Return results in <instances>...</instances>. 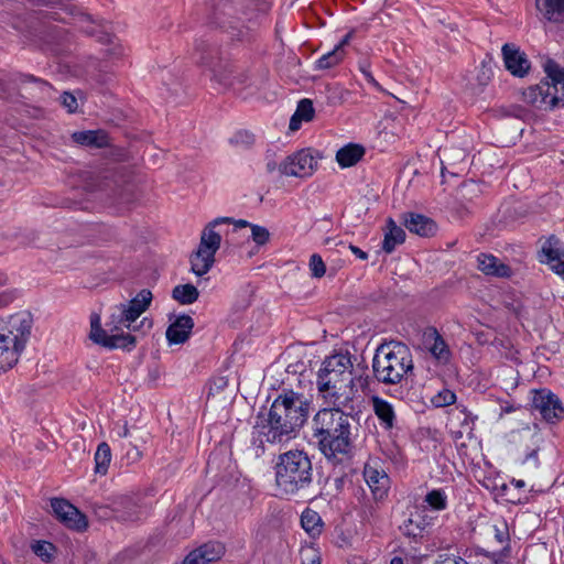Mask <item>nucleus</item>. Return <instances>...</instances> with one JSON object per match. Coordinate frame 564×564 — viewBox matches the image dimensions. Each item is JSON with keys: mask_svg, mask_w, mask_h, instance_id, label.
Listing matches in <instances>:
<instances>
[{"mask_svg": "<svg viewBox=\"0 0 564 564\" xmlns=\"http://www.w3.org/2000/svg\"><path fill=\"white\" fill-rule=\"evenodd\" d=\"M391 564H403V561L401 557H393Z\"/></svg>", "mask_w": 564, "mask_h": 564, "instance_id": "nucleus-59", "label": "nucleus"}, {"mask_svg": "<svg viewBox=\"0 0 564 564\" xmlns=\"http://www.w3.org/2000/svg\"><path fill=\"white\" fill-rule=\"evenodd\" d=\"M543 69L545 78L522 91L523 101L543 111L564 108V67L547 58Z\"/></svg>", "mask_w": 564, "mask_h": 564, "instance_id": "nucleus-6", "label": "nucleus"}, {"mask_svg": "<svg viewBox=\"0 0 564 564\" xmlns=\"http://www.w3.org/2000/svg\"><path fill=\"white\" fill-rule=\"evenodd\" d=\"M360 70L364 74L365 78L368 80V83H370L375 87H379L378 82L375 79V77L372 76V74L369 70V67L367 65H361Z\"/></svg>", "mask_w": 564, "mask_h": 564, "instance_id": "nucleus-47", "label": "nucleus"}, {"mask_svg": "<svg viewBox=\"0 0 564 564\" xmlns=\"http://www.w3.org/2000/svg\"><path fill=\"white\" fill-rule=\"evenodd\" d=\"M532 409L550 424H556L564 419V406L561 399L545 388L533 392Z\"/></svg>", "mask_w": 564, "mask_h": 564, "instance_id": "nucleus-11", "label": "nucleus"}, {"mask_svg": "<svg viewBox=\"0 0 564 564\" xmlns=\"http://www.w3.org/2000/svg\"><path fill=\"white\" fill-rule=\"evenodd\" d=\"M509 550V545L507 544L506 546H503V551H507Z\"/></svg>", "mask_w": 564, "mask_h": 564, "instance_id": "nucleus-64", "label": "nucleus"}, {"mask_svg": "<svg viewBox=\"0 0 564 564\" xmlns=\"http://www.w3.org/2000/svg\"><path fill=\"white\" fill-rule=\"evenodd\" d=\"M554 272L564 279V262H560L554 267Z\"/></svg>", "mask_w": 564, "mask_h": 564, "instance_id": "nucleus-54", "label": "nucleus"}, {"mask_svg": "<svg viewBox=\"0 0 564 564\" xmlns=\"http://www.w3.org/2000/svg\"><path fill=\"white\" fill-rule=\"evenodd\" d=\"M251 238L258 246L265 245L270 239V232L265 227L259 225H250Z\"/></svg>", "mask_w": 564, "mask_h": 564, "instance_id": "nucleus-39", "label": "nucleus"}, {"mask_svg": "<svg viewBox=\"0 0 564 564\" xmlns=\"http://www.w3.org/2000/svg\"><path fill=\"white\" fill-rule=\"evenodd\" d=\"M541 262L547 263L552 271L554 267L564 262V243L555 236H550L542 246Z\"/></svg>", "mask_w": 564, "mask_h": 564, "instance_id": "nucleus-20", "label": "nucleus"}, {"mask_svg": "<svg viewBox=\"0 0 564 564\" xmlns=\"http://www.w3.org/2000/svg\"><path fill=\"white\" fill-rule=\"evenodd\" d=\"M221 381V384L219 386V388H221L223 386H226V381H224V379H220Z\"/></svg>", "mask_w": 564, "mask_h": 564, "instance_id": "nucleus-63", "label": "nucleus"}, {"mask_svg": "<svg viewBox=\"0 0 564 564\" xmlns=\"http://www.w3.org/2000/svg\"><path fill=\"white\" fill-rule=\"evenodd\" d=\"M314 107L313 102L310 99H302L294 112L297 118H301L303 121H311L314 118Z\"/></svg>", "mask_w": 564, "mask_h": 564, "instance_id": "nucleus-37", "label": "nucleus"}, {"mask_svg": "<svg viewBox=\"0 0 564 564\" xmlns=\"http://www.w3.org/2000/svg\"><path fill=\"white\" fill-rule=\"evenodd\" d=\"M492 77V69L491 67L486 64L481 63L480 67L478 68L477 76H476V83H470V89L474 94L481 93L484 88L489 84Z\"/></svg>", "mask_w": 564, "mask_h": 564, "instance_id": "nucleus-34", "label": "nucleus"}, {"mask_svg": "<svg viewBox=\"0 0 564 564\" xmlns=\"http://www.w3.org/2000/svg\"><path fill=\"white\" fill-rule=\"evenodd\" d=\"M11 301L12 296L10 294H0V307L8 305Z\"/></svg>", "mask_w": 564, "mask_h": 564, "instance_id": "nucleus-53", "label": "nucleus"}, {"mask_svg": "<svg viewBox=\"0 0 564 564\" xmlns=\"http://www.w3.org/2000/svg\"><path fill=\"white\" fill-rule=\"evenodd\" d=\"M352 417L337 409H321L313 417V436L325 458L334 464L351 458L354 454Z\"/></svg>", "mask_w": 564, "mask_h": 564, "instance_id": "nucleus-3", "label": "nucleus"}, {"mask_svg": "<svg viewBox=\"0 0 564 564\" xmlns=\"http://www.w3.org/2000/svg\"><path fill=\"white\" fill-rule=\"evenodd\" d=\"M456 401V394L448 390L443 389L432 398V403L437 408L447 406L454 404Z\"/></svg>", "mask_w": 564, "mask_h": 564, "instance_id": "nucleus-38", "label": "nucleus"}, {"mask_svg": "<svg viewBox=\"0 0 564 564\" xmlns=\"http://www.w3.org/2000/svg\"><path fill=\"white\" fill-rule=\"evenodd\" d=\"M194 58L197 64L206 66L210 73V79L217 82L224 87H231L236 84L243 85L247 82V74H239L232 76V66L218 57L217 48L212 46L206 41L199 40L195 44Z\"/></svg>", "mask_w": 564, "mask_h": 564, "instance_id": "nucleus-9", "label": "nucleus"}, {"mask_svg": "<svg viewBox=\"0 0 564 564\" xmlns=\"http://www.w3.org/2000/svg\"><path fill=\"white\" fill-rule=\"evenodd\" d=\"M275 484L285 495H295L306 489L313 481V465L304 451L293 449L278 457Z\"/></svg>", "mask_w": 564, "mask_h": 564, "instance_id": "nucleus-7", "label": "nucleus"}, {"mask_svg": "<svg viewBox=\"0 0 564 564\" xmlns=\"http://www.w3.org/2000/svg\"><path fill=\"white\" fill-rule=\"evenodd\" d=\"M332 241H333V238H326L325 239V245H329V243H332Z\"/></svg>", "mask_w": 564, "mask_h": 564, "instance_id": "nucleus-60", "label": "nucleus"}, {"mask_svg": "<svg viewBox=\"0 0 564 564\" xmlns=\"http://www.w3.org/2000/svg\"><path fill=\"white\" fill-rule=\"evenodd\" d=\"M308 415V403L303 394L288 390L271 404L268 414H258L252 440L263 447L265 443L281 444L294 436Z\"/></svg>", "mask_w": 564, "mask_h": 564, "instance_id": "nucleus-1", "label": "nucleus"}, {"mask_svg": "<svg viewBox=\"0 0 564 564\" xmlns=\"http://www.w3.org/2000/svg\"><path fill=\"white\" fill-rule=\"evenodd\" d=\"M193 327V318L189 315H181L167 327L166 339L170 344H183L188 339Z\"/></svg>", "mask_w": 564, "mask_h": 564, "instance_id": "nucleus-18", "label": "nucleus"}, {"mask_svg": "<svg viewBox=\"0 0 564 564\" xmlns=\"http://www.w3.org/2000/svg\"><path fill=\"white\" fill-rule=\"evenodd\" d=\"M348 248L360 260H367L368 259V253L366 251L361 250L360 248H358V247H356L354 245H349Z\"/></svg>", "mask_w": 564, "mask_h": 564, "instance_id": "nucleus-49", "label": "nucleus"}, {"mask_svg": "<svg viewBox=\"0 0 564 564\" xmlns=\"http://www.w3.org/2000/svg\"><path fill=\"white\" fill-rule=\"evenodd\" d=\"M502 56L506 68L517 77H523L530 69V62L525 53L514 44L507 43L502 46Z\"/></svg>", "mask_w": 564, "mask_h": 564, "instance_id": "nucleus-16", "label": "nucleus"}, {"mask_svg": "<svg viewBox=\"0 0 564 564\" xmlns=\"http://www.w3.org/2000/svg\"><path fill=\"white\" fill-rule=\"evenodd\" d=\"M433 527V518L425 511H415L403 521L400 531L403 535L417 541L427 534Z\"/></svg>", "mask_w": 564, "mask_h": 564, "instance_id": "nucleus-15", "label": "nucleus"}, {"mask_svg": "<svg viewBox=\"0 0 564 564\" xmlns=\"http://www.w3.org/2000/svg\"><path fill=\"white\" fill-rule=\"evenodd\" d=\"M199 292L197 288L191 283L178 284L172 290V299L182 305H189L198 300Z\"/></svg>", "mask_w": 564, "mask_h": 564, "instance_id": "nucleus-30", "label": "nucleus"}, {"mask_svg": "<svg viewBox=\"0 0 564 564\" xmlns=\"http://www.w3.org/2000/svg\"><path fill=\"white\" fill-rule=\"evenodd\" d=\"M119 437H128L129 436V429L128 425L124 424L119 431H118Z\"/></svg>", "mask_w": 564, "mask_h": 564, "instance_id": "nucleus-56", "label": "nucleus"}, {"mask_svg": "<svg viewBox=\"0 0 564 564\" xmlns=\"http://www.w3.org/2000/svg\"><path fill=\"white\" fill-rule=\"evenodd\" d=\"M111 460V449L107 443H100L95 453V471L105 475Z\"/></svg>", "mask_w": 564, "mask_h": 564, "instance_id": "nucleus-33", "label": "nucleus"}, {"mask_svg": "<svg viewBox=\"0 0 564 564\" xmlns=\"http://www.w3.org/2000/svg\"><path fill=\"white\" fill-rule=\"evenodd\" d=\"M424 337L426 341L432 340L433 343L430 345L429 350L431 355L443 365L449 362L452 354L448 348V345L445 343L443 337L440 335L436 328H430Z\"/></svg>", "mask_w": 564, "mask_h": 564, "instance_id": "nucleus-21", "label": "nucleus"}, {"mask_svg": "<svg viewBox=\"0 0 564 564\" xmlns=\"http://www.w3.org/2000/svg\"><path fill=\"white\" fill-rule=\"evenodd\" d=\"M302 528L311 535H319L323 528V521L321 516L311 509L303 511L301 516Z\"/></svg>", "mask_w": 564, "mask_h": 564, "instance_id": "nucleus-31", "label": "nucleus"}, {"mask_svg": "<svg viewBox=\"0 0 564 564\" xmlns=\"http://www.w3.org/2000/svg\"><path fill=\"white\" fill-rule=\"evenodd\" d=\"M182 564H208L205 561L204 553L199 547L191 551L184 558Z\"/></svg>", "mask_w": 564, "mask_h": 564, "instance_id": "nucleus-41", "label": "nucleus"}, {"mask_svg": "<svg viewBox=\"0 0 564 564\" xmlns=\"http://www.w3.org/2000/svg\"><path fill=\"white\" fill-rule=\"evenodd\" d=\"M317 167V160L308 149L300 150L286 156L279 170L283 175L294 177H310Z\"/></svg>", "mask_w": 564, "mask_h": 564, "instance_id": "nucleus-13", "label": "nucleus"}, {"mask_svg": "<svg viewBox=\"0 0 564 564\" xmlns=\"http://www.w3.org/2000/svg\"><path fill=\"white\" fill-rule=\"evenodd\" d=\"M345 56L344 50H340L339 47H334L332 51H329L326 54H323L316 62H315V69H329L338 65Z\"/></svg>", "mask_w": 564, "mask_h": 564, "instance_id": "nucleus-32", "label": "nucleus"}, {"mask_svg": "<svg viewBox=\"0 0 564 564\" xmlns=\"http://www.w3.org/2000/svg\"><path fill=\"white\" fill-rule=\"evenodd\" d=\"M489 564H506L502 560H497L495 557H488ZM436 564H469L465 558L460 556H446L442 561Z\"/></svg>", "mask_w": 564, "mask_h": 564, "instance_id": "nucleus-43", "label": "nucleus"}, {"mask_svg": "<svg viewBox=\"0 0 564 564\" xmlns=\"http://www.w3.org/2000/svg\"><path fill=\"white\" fill-rule=\"evenodd\" d=\"M302 564H322L318 552L314 549H305L301 552Z\"/></svg>", "mask_w": 564, "mask_h": 564, "instance_id": "nucleus-42", "label": "nucleus"}, {"mask_svg": "<svg viewBox=\"0 0 564 564\" xmlns=\"http://www.w3.org/2000/svg\"><path fill=\"white\" fill-rule=\"evenodd\" d=\"M536 10L549 22H561L564 15V0H535Z\"/></svg>", "mask_w": 564, "mask_h": 564, "instance_id": "nucleus-25", "label": "nucleus"}, {"mask_svg": "<svg viewBox=\"0 0 564 564\" xmlns=\"http://www.w3.org/2000/svg\"><path fill=\"white\" fill-rule=\"evenodd\" d=\"M302 121L303 120L301 118H297L295 115H293L290 119V124H289L290 130H292V131L297 130L300 128Z\"/></svg>", "mask_w": 564, "mask_h": 564, "instance_id": "nucleus-51", "label": "nucleus"}, {"mask_svg": "<svg viewBox=\"0 0 564 564\" xmlns=\"http://www.w3.org/2000/svg\"><path fill=\"white\" fill-rule=\"evenodd\" d=\"M519 437L524 441L531 442V447H528V452L524 455L522 460V465H530V467L534 470L539 466L538 453L540 449L541 436L538 432L532 431L530 427H525L519 432Z\"/></svg>", "mask_w": 564, "mask_h": 564, "instance_id": "nucleus-24", "label": "nucleus"}, {"mask_svg": "<svg viewBox=\"0 0 564 564\" xmlns=\"http://www.w3.org/2000/svg\"><path fill=\"white\" fill-rule=\"evenodd\" d=\"M364 155L362 145L349 143L337 151L336 161L341 167H349L357 164Z\"/></svg>", "mask_w": 564, "mask_h": 564, "instance_id": "nucleus-27", "label": "nucleus"}, {"mask_svg": "<svg viewBox=\"0 0 564 564\" xmlns=\"http://www.w3.org/2000/svg\"><path fill=\"white\" fill-rule=\"evenodd\" d=\"M424 501L434 510L441 511L447 507V497L444 491L434 489L427 492Z\"/></svg>", "mask_w": 564, "mask_h": 564, "instance_id": "nucleus-36", "label": "nucleus"}, {"mask_svg": "<svg viewBox=\"0 0 564 564\" xmlns=\"http://www.w3.org/2000/svg\"><path fill=\"white\" fill-rule=\"evenodd\" d=\"M495 538L499 543H505L509 540V533L506 525L503 528L495 527Z\"/></svg>", "mask_w": 564, "mask_h": 564, "instance_id": "nucleus-46", "label": "nucleus"}, {"mask_svg": "<svg viewBox=\"0 0 564 564\" xmlns=\"http://www.w3.org/2000/svg\"><path fill=\"white\" fill-rule=\"evenodd\" d=\"M471 423L473 422H469L468 416L466 415L464 419V422H463V427H464L465 432L470 433L473 431Z\"/></svg>", "mask_w": 564, "mask_h": 564, "instance_id": "nucleus-55", "label": "nucleus"}, {"mask_svg": "<svg viewBox=\"0 0 564 564\" xmlns=\"http://www.w3.org/2000/svg\"><path fill=\"white\" fill-rule=\"evenodd\" d=\"M55 517L67 528L83 531L87 528V519L75 506L62 498L51 499Z\"/></svg>", "mask_w": 564, "mask_h": 564, "instance_id": "nucleus-14", "label": "nucleus"}, {"mask_svg": "<svg viewBox=\"0 0 564 564\" xmlns=\"http://www.w3.org/2000/svg\"><path fill=\"white\" fill-rule=\"evenodd\" d=\"M53 550V544L50 543V542H45V541H42V542H36L34 545H33V551L36 555L41 556V557H50V552Z\"/></svg>", "mask_w": 564, "mask_h": 564, "instance_id": "nucleus-44", "label": "nucleus"}, {"mask_svg": "<svg viewBox=\"0 0 564 564\" xmlns=\"http://www.w3.org/2000/svg\"><path fill=\"white\" fill-rule=\"evenodd\" d=\"M152 297L151 291L143 289L130 301L113 306L106 323V329L101 327L100 316L93 314L89 338L107 349L131 350L135 346V337L123 333V329L131 328L132 324L148 310Z\"/></svg>", "mask_w": 564, "mask_h": 564, "instance_id": "nucleus-2", "label": "nucleus"}, {"mask_svg": "<svg viewBox=\"0 0 564 564\" xmlns=\"http://www.w3.org/2000/svg\"><path fill=\"white\" fill-rule=\"evenodd\" d=\"M414 362L405 344L389 341L379 345L372 358L376 380L386 386L402 384L413 376Z\"/></svg>", "mask_w": 564, "mask_h": 564, "instance_id": "nucleus-4", "label": "nucleus"}, {"mask_svg": "<svg viewBox=\"0 0 564 564\" xmlns=\"http://www.w3.org/2000/svg\"><path fill=\"white\" fill-rule=\"evenodd\" d=\"M113 511L121 521H135L140 514L138 505L127 497H122L113 503Z\"/></svg>", "mask_w": 564, "mask_h": 564, "instance_id": "nucleus-29", "label": "nucleus"}, {"mask_svg": "<svg viewBox=\"0 0 564 564\" xmlns=\"http://www.w3.org/2000/svg\"><path fill=\"white\" fill-rule=\"evenodd\" d=\"M405 240V231L395 224L392 218L387 220V231L382 243V249L387 253H391L398 245Z\"/></svg>", "mask_w": 564, "mask_h": 564, "instance_id": "nucleus-28", "label": "nucleus"}, {"mask_svg": "<svg viewBox=\"0 0 564 564\" xmlns=\"http://www.w3.org/2000/svg\"><path fill=\"white\" fill-rule=\"evenodd\" d=\"M19 79L20 82L22 83H26V82H34V83H41L43 85H45L46 83H44L43 80L36 78L35 76L31 75V74H20L19 76Z\"/></svg>", "mask_w": 564, "mask_h": 564, "instance_id": "nucleus-50", "label": "nucleus"}, {"mask_svg": "<svg viewBox=\"0 0 564 564\" xmlns=\"http://www.w3.org/2000/svg\"><path fill=\"white\" fill-rule=\"evenodd\" d=\"M364 477L376 499H382L387 495L389 477L383 470L367 464L364 468Z\"/></svg>", "mask_w": 564, "mask_h": 564, "instance_id": "nucleus-17", "label": "nucleus"}, {"mask_svg": "<svg viewBox=\"0 0 564 564\" xmlns=\"http://www.w3.org/2000/svg\"><path fill=\"white\" fill-rule=\"evenodd\" d=\"M62 104L69 112H75L78 107L76 97L67 91L62 95Z\"/></svg>", "mask_w": 564, "mask_h": 564, "instance_id": "nucleus-45", "label": "nucleus"}, {"mask_svg": "<svg viewBox=\"0 0 564 564\" xmlns=\"http://www.w3.org/2000/svg\"><path fill=\"white\" fill-rule=\"evenodd\" d=\"M72 139L75 143L85 147L104 148L108 145V135L101 130L74 132Z\"/></svg>", "mask_w": 564, "mask_h": 564, "instance_id": "nucleus-26", "label": "nucleus"}, {"mask_svg": "<svg viewBox=\"0 0 564 564\" xmlns=\"http://www.w3.org/2000/svg\"><path fill=\"white\" fill-rule=\"evenodd\" d=\"M352 37V32H349L347 33L343 40L335 46V47H339L340 50H344V46L347 45L350 41V39Z\"/></svg>", "mask_w": 564, "mask_h": 564, "instance_id": "nucleus-52", "label": "nucleus"}, {"mask_svg": "<svg viewBox=\"0 0 564 564\" xmlns=\"http://www.w3.org/2000/svg\"><path fill=\"white\" fill-rule=\"evenodd\" d=\"M373 412L378 417L380 425L384 430H392L395 426L397 415L391 403L380 397L371 399Z\"/></svg>", "mask_w": 564, "mask_h": 564, "instance_id": "nucleus-23", "label": "nucleus"}, {"mask_svg": "<svg viewBox=\"0 0 564 564\" xmlns=\"http://www.w3.org/2000/svg\"><path fill=\"white\" fill-rule=\"evenodd\" d=\"M273 169H274V165L269 163V164H268V170H269V171H272Z\"/></svg>", "mask_w": 564, "mask_h": 564, "instance_id": "nucleus-61", "label": "nucleus"}, {"mask_svg": "<svg viewBox=\"0 0 564 564\" xmlns=\"http://www.w3.org/2000/svg\"><path fill=\"white\" fill-rule=\"evenodd\" d=\"M328 409H337L338 411H354L352 402L357 397L361 387L355 382H344L329 386V388L317 389Z\"/></svg>", "mask_w": 564, "mask_h": 564, "instance_id": "nucleus-12", "label": "nucleus"}, {"mask_svg": "<svg viewBox=\"0 0 564 564\" xmlns=\"http://www.w3.org/2000/svg\"><path fill=\"white\" fill-rule=\"evenodd\" d=\"M511 484L517 488H523L525 486V482L521 479H512Z\"/></svg>", "mask_w": 564, "mask_h": 564, "instance_id": "nucleus-58", "label": "nucleus"}, {"mask_svg": "<svg viewBox=\"0 0 564 564\" xmlns=\"http://www.w3.org/2000/svg\"><path fill=\"white\" fill-rule=\"evenodd\" d=\"M4 276L2 274H0V284H2L4 282Z\"/></svg>", "mask_w": 564, "mask_h": 564, "instance_id": "nucleus-62", "label": "nucleus"}, {"mask_svg": "<svg viewBox=\"0 0 564 564\" xmlns=\"http://www.w3.org/2000/svg\"><path fill=\"white\" fill-rule=\"evenodd\" d=\"M142 454L135 446H131L130 449L127 452V458L131 462H138L141 458Z\"/></svg>", "mask_w": 564, "mask_h": 564, "instance_id": "nucleus-48", "label": "nucleus"}, {"mask_svg": "<svg viewBox=\"0 0 564 564\" xmlns=\"http://www.w3.org/2000/svg\"><path fill=\"white\" fill-rule=\"evenodd\" d=\"M349 382L359 384L361 391L369 387L367 367L354 368L351 357L348 352H339L327 357L317 372V389L329 388V386Z\"/></svg>", "mask_w": 564, "mask_h": 564, "instance_id": "nucleus-8", "label": "nucleus"}, {"mask_svg": "<svg viewBox=\"0 0 564 564\" xmlns=\"http://www.w3.org/2000/svg\"><path fill=\"white\" fill-rule=\"evenodd\" d=\"M404 226L411 231L422 237H429L435 234V223L421 214H408L404 218Z\"/></svg>", "mask_w": 564, "mask_h": 564, "instance_id": "nucleus-22", "label": "nucleus"}, {"mask_svg": "<svg viewBox=\"0 0 564 564\" xmlns=\"http://www.w3.org/2000/svg\"><path fill=\"white\" fill-rule=\"evenodd\" d=\"M477 267L486 275L509 278L511 269L492 254L481 253L477 257Z\"/></svg>", "mask_w": 564, "mask_h": 564, "instance_id": "nucleus-19", "label": "nucleus"}, {"mask_svg": "<svg viewBox=\"0 0 564 564\" xmlns=\"http://www.w3.org/2000/svg\"><path fill=\"white\" fill-rule=\"evenodd\" d=\"M32 325V316L26 312L0 318V373L18 364L30 339Z\"/></svg>", "mask_w": 564, "mask_h": 564, "instance_id": "nucleus-5", "label": "nucleus"}, {"mask_svg": "<svg viewBox=\"0 0 564 564\" xmlns=\"http://www.w3.org/2000/svg\"><path fill=\"white\" fill-rule=\"evenodd\" d=\"M310 270L314 278H322L325 275L326 265L319 254H312L310 259Z\"/></svg>", "mask_w": 564, "mask_h": 564, "instance_id": "nucleus-40", "label": "nucleus"}, {"mask_svg": "<svg viewBox=\"0 0 564 564\" xmlns=\"http://www.w3.org/2000/svg\"><path fill=\"white\" fill-rule=\"evenodd\" d=\"M229 217H219L210 221L202 231L197 250L191 256V271L197 276L206 274L215 263V254L220 248L221 236L215 230L219 224L230 223Z\"/></svg>", "mask_w": 564, "mask_h": 564, "instance_id": "nucleus-10", "label": "nucleus"}, {"mask_svg": "<svg viewBox=\"0 0 564 564\" xmlns=\"http://www.w3.org/2000/svg\"><path fill=\"white\" fill-rule=\"evenodd\" d=\"M208 564L216 562L225 554V546L220 542H207L199 546Z\"/></svg>", "mask_w": 564, "mask_h": 564, "instance_id": "nucleus-35", "label": "nucleus"}, {"mask_svg": "<svg viewBox=\"0 0 564 564\" xmlns=\"http://www.w3.org/2000/svg\"><path fill=\"white\" fill-rule=\"evenodd\" d=\"M250 223H248L247 220H243V219H239L237 221H235V226L236 228H245V227H250Z\"/></svg>", "mask_w": 564, "mask_h": 564, "instance_id": "nucleus-57", "label": "nucleus"}]
</instances>
